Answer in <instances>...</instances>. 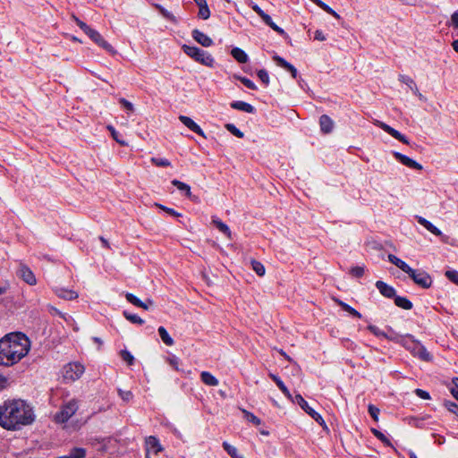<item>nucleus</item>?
Listing matches in <instances>:
<instances>
[{
	"instance_id": "obj_1",
	"label": "nucleus",
	"mask_w": 458,
	"mask_h": 458,
	"mask_svg": "<svg viewBox=\"0 0 458 458\" xmlns=\"http://www.w3.org/2000/svg\"><path fill=\"white\" fill-rule=\"evenodd\" d=\"M30 350L29 337L21 332L9 333L0 339V365L11 367L21 361Z\"/></svg>"
},
{
	"instance_id": "obj_2",
	"label": "nucleus",
	"mask_w": 458,
	"mask_h": 458,
	"mask_svg": "<svg viewBox=\"0 0 458 458\" xmlns=\"http://www.w3.org/2000/svg\"><path fill=\"white\" fill-rule=\"evenodd\" d=\"M34 421L32 409L21 400H7L0 405V426L15 430Z\"/></svg>"
},
{
	"instance_id": "obj_3",
	"label": "nucleus",
	"mask_w": 458,
	"mask_h": 458,
	"mask_svg": "<svg viewBox=\"0 0 458 458\" xmlns=\"http://www.w3.org/2000/svg\"><path fill=\"white\" fill-rule=\"evenodd\" d=\"M182 49L185 55L193 59L195 62L209 68H213L215 66V59L208 52L198 47L189 46L186 44L182 45Z\"/></svg>"
},
{
	"instance_id": "obj_4",
	"label": "nucleus",
	"mask_w": 458,
	"mask_h": 458,
	"mask_svg": "<svg viewBox=\"0 0 458 458\" xmlns=\"http://www.w3.org/2000/svg\"><path fill=\"white\" fill-rule=\"evenodd\" d=\"M76 24L83 30V32L89 37V38L94 41L98 46L102 47L103 49L112 52L113 47L104 39L101 34L96 30L90 28L87 23L81 21L80 19L74 17Z\"/></svg>"
},
{
	"instance_id": "obj_5",
	"label": "nucleus",
	"mask_w": 458,
	"mask_h": 458,
	"mask_svg": "<svg viewBox=\"0 0 458 458\" xmlns=\"http://www.w3.org/2000/svg\"><path fill=\"white\" fill-rule=\"evenodd\" d=\"M406 274L417 285L423 289H428L432 285L431 276L424 270L410 267Z\"/></svg>"
},
{
	"instance_id": "obj_6",
	"label": "nucleus",
	"mask_w": 458,
	"mask_h": 458,
	"mask_svg": "<svg viewBox=\"0 0 458 458\" xmlns=\"http://www.w3.org/2000/svg\"><path fill=\"white\" fill-rule=\"evenodd\" d=\"M79 406L76 400H70L68 403L64 404L60 411L55 415V421L56 423H64L70 420V418L75 414Z\"/></svg>"
},
{
	"instance_id": "obj_7",
	"label": "nucleus",
	"mask_w": 458,
	"mask_h": 458,
	"mask_svg": "<svg viewBox=\"0 0 458 458\" xmlns=\"http://www.w3.org/2000/svg\"><path fill=\"white\" fill-rule=\"evenodd\" d=\"M295 402L301 406V408L305 411L314 420H316L323 429L328 431V427L322 418V416L317 412L313 408H311L308 402L302 397L301 394H298L295 395Z\"/></svg>"
},
{
	"instance_id": "obj_8",
	"label": "nucleus",
	"mask_w": 458,
	"mask_h": 458,
	"mask_svg": "<svg viewBox=\"0 0 458 458\" xmlns=\"http://www.w3.org/2000/svg\"><path fill=\"white\" fill-rule=\"evenodd\" d=\"M251 9L261 18L263 22L270 27L274 31L277 32L279 35L283 36L284 38H288L287 33L277 26L273 21L272 18L266 13L257 4H251L250 5Z\"/></svg>"
},
{
	"instance_id": "obj_9",
	"label": "nucleus",
	"mask_w": 458,
	"mask_h": 458,
	"mask_svg": "<svg viewBox=\"0 0 458 458\" xmlns=\"http://www.w3.org/2000/svg\"><path fill=\"white\" fill-rule=\"evenodd\" d=\"M85 368L79 362H70L64 368V377L65 379L75 381L84 373Z\"/></svg>"
},
{
	"instance_id": "obj_10",
	"label": "nucleus",
	"mask_w": 458,
	"mask_h": 458,
	"mask_svg": "<svg viewBox=\"0 0 458 458\" xmlns=\"http://www.w3.org/2000/svg\"><path fill=\"white\" fill-rule=\"evenodd\" d=\"M376 124L379 128H381L383 131L387 132L389 135H391L393 138H394L395 140H397L406 145L410 144V141L405 135L402 134L399 131L395 130L394 128L391 127L390 125H388L383 122H380V121H377Z\"/></svg>"
},
{
	"instance_id": "obj_11",
	"label": "nucleus",
	"mask_w": 458,
	"mask_h": 458,
	"mask_svg": "<svg viewBox=\"0 0 458 458\" xmlns=\"http://www.w3.org/2000/svg\"><path fill=\"white\" fill-rule=\"evenodd\" d=\"M412 344V354L423 361L432 360V355L427 351L424 345L418 341H410Z\"/></svg>"
},
{
	"instance_id": "obj_12",
	"label": "nucleus",
	"mask_w": 458,
	"mask_h": 458,
	"mask_svg": "<svg viewBox=\"0 0 458 458\" xmlns=\"http://www.w3.org/2000/svg\"><path fill=\"white\" fill-rule=\"evenodd\" d=\"M17 276L30 285H35L37 279L32 270L25 264H21Z\"/></svg>"
},
{
	"instance_id": "obj_13",
	"label": "nucleus",
	"mask_w": 458,
	"mask_h": 458,
	"mask_svg": "<svg viewBox=\"0 0 458 458\" xmlns=\"http://www.w3.org/2000/svg\"><path fill=\"white\" fill-rule=\"evenodd\" d=\"M393 156L402 165H403L409 168L415 169V170H422V168H423V166L420 163H418L417 161L411 159V157H409L400 152L393 151Z\"/></svg>"
},
{
	"instance_id": "obj_14",
	"label": "nucleus",
	"mask_w": 458,
	"mask_h": 458,
	"mask_svg": "<svg viewBox=\"0 0 458 458\" xmlns=\"http://www.w3.org/2000/svg\"><path fill=\"white\" fill-rule=\"evenodd\" d=\"M146 445V458H149L148 454L150 452L157 454L158 453L163 451V447L159 442V439L157 437L149 436L145 440Z\"/></svg>"
},
{
	"instance_id": "obj_15",
	"label": "nucleus",
	"mask_w": 458,
	"mask_h": 458,
	"mask_svg": "<svg viewBox=\"0 0 458 458\" xmlns=\"http://www.w3.org/2000/svg\"><path fill=\"white\" fill-rule=\"evenodd\" d=\"M191 37L195 41H197L199 45H201L204 47H209L214 44L213 39L209 36H208L207 34H205L198 29H194L191 31Z\"/></svg>"
},
{
	"instance_id": "obj_16",
	"label": "nucleus",
	"mask_w": 458,
	"mask_h": 458,
	"mask_svg": "<svg viewBox=\"0 0 458 458\" xmlns=\"http://www.w3.org/2000/svg\"><path fill=\"white\" fill-rule=\"evenodd\" d=\"M179 120L182 124H184L191 131L197 133L198 135H199L203 138H206V134H205L204 131L191 117H188L186 115H180Z\"/></svg>"
},
{
	"instance_id": "obj_17",
	"label": "nucleus",
	"mask_w": 458,
	"mask_h": 458,
	"mask_svg": "<svg viewBox=\"0 0 458 458\" xmlns=\"http://www.w3.org/2000/svg\"><path fill=\"white\" fill-rule=\"evenodd\" d=\"M375 285L384 297L394 299L396 296L395 289L384 281L378 280L376 282Z\"/></svg>"
},
{
	"instance_id": "obj_18",
	"label": "nucleus",
	"mask_w": 458,
	"mask_h": 458,
	"mask_svg": "<svg viewBox=\"0 0 458 458\" xmlns=\"http://www.w3.org/2000/svg\"><path fill=\"white\" fill-rule=\"evenodd\" d=\"M273 60L276 63V64L278 66L288 71L293 79L297 78V75H298L297 69L292 64L287 62L284 58L276 55L273 56Z\"/></svg>"
},
{
	"instance_id": "obj_19",
	"label": "nucleus",
	"mask_w": 458,
	"mask_h": 458,
	"mask_svg": "<svg viewBox=\"0 0 458 458\" xmlns=\"http://www.w3.org/2000/svg\"><path fill=\"white\" fill-rule=\"evenodd\" d=\"M230 106L233 109L242 111V112H245L248 114H255L256 113V108L252 105H250L247 102H244V101H241V100L233 101L230 104Z\"/></svg>"
},
{
	"instance_id": "obj_20",
	"label": "nucleus",
	"mask_w": 458,
	"mask_h": 458,
	"mask_svg": "<svg viewBox=\"0 0 458 458\" xmlns=\"http://www.w3.org/2000/svg\"><path fill=\"white\" fill-rule=\"evenodd\" d=\"M319 125L321 131L328 134L333 131L334 121L327 114H322L319 117Z\"/></svg>"
},
{
	"instance_id": "obj_21",
	"label": "nucleus",
	"mask_w": 458,
	"mask_h": 458,
	"mask_svg": "<svg viewBox=\"0 0 458 458\" xmlns=\"http://www.w3.org/2000/svg\"><path fill=\"white\" fill-rule=\"evenodd\" d=\"M199 7L198 16L200 19L208 20L210 17V10L206 0H194Z\"/></svg>"
},
{
	"instance_id": "obj_22",
	"label": "nucleus",
	"mask_w": 458,
	"mask_h": 458,
	"mask_svg": "<svg viewBox=\"0 0 458 458\" xmlns=\"http://www.w3.org/2000/svg\"><path fill=\"white\" fill-rule=\"evenodd\" d=\"M418 223L436 236H440L442 234V232L437 226L422 216H418Z\"/></svg>"
},
{
	"instance_id": "obj_23",
	"label": "nucleus",
	"mask_w": 458,
	"mask_h": 458,
	"mask_svg": "<svg viewBox=\"0 0 458 458\" xmlns=\"http://www.w3.org/2000/svg\"><path fill=\"white\" fill-rule=\"evenodd\" d=\"M231 55L240 64H246L249 60L248 55L240 47H233L231 50Z\"/></svg>"
},
{
	"instance_id": "obj_24",
	"label": "nucleus",
	"mask_w": 458,
	"mask_h": 458,
	"mask_svg": "<svg viewBox=\"0 0 458 458\" xmlns=\"http://www.w3.org/2000/svg\"><path fill=\"white\" fill-rule=\"evenodd\" d=\"M388 260L392 264L395 265L398 268H400L404 273H407L408 270H410V266L403 261V259H399L394 254H388Z\"/></svg>"
},
{
	"instance_id": "obj_25",
	"label": "nucleus",
	"mask_w": 458,
	"mask_h": 458,
	"mask_svg": "<svg viewBox=\"0 0 458 458\" xmlns=\"http://www.w3.org/2000/svg\"><path fill=\"white\" fill-rule=\"evenodd\" d=\"M394 304L397 307L403 309L405 310H410L413 308L412 302L407 297L396 295L394 298Z\"/></svg>"
},
{
	"instance_id": "obj_26",
	"label": "nucleus",
	"mask_w": 458,
	"mask_h": 458,
	"mask_svg": "<svg viewBox=\"0 0 458 458\" xmlns=\"http://www.w3.org/2000/svg\"><path fill=\"white\" fill-rule=\"evenodd\" d=\"M200 379L205 385L209 386H216L219 384L218 379L208 371H202L200 374Z\"/></svg>"
},
{
	"instance_id": "obj_27",
	"label": "nucleus",
	"mask_w": 458,
	"mask_h": 458,
	"mask_svg": "<svg viewBox=\"0 0 458 458\" xmlns=\"http://www.w3.org/2000/svg\"><path fill=\"white\" fill-rule=\"evenodd\" d=\"M55 294L64 300H74L78 298V293L72 290L65 288H58L55 291Z\"/></svg>"
},
{
	"instance_id": "obj_28",
	"label": "nucleus",
	"mask_w": 458,
	"mask_h": 458,
	"mask_svg": "<svg viewBox=\"0 0 458 458\" xmlns=\"http://www.w3.org/2000/svg\"><path fill=\"white\" fill-rule=\"evenodd\" d=\"M172 184L175 186L180 191L183 192L186 197H191V186L189 184L177 179L173 180Z\"/></svg>"
},
{
	"instance_id": "obj_29",
	"label": "nucleus",
	"mask_w": 458,
	"mask_h": 458,
	"mask_svg": "<svg viewBox=\"0 0 458 458\" xmlns=\"http://www.w3.org/2000/svg\"><path fill=\"white\" fill-rule=\"evenodd\" d=\"M223 448L225 451L232 457V458H244L242 454H241L238 451V449L230 445L228 442L225 441L223 442Z\"/></svg>"
},
{
	"instance_id": "obj_30",
	"label": "nucleus",
	"mask_w": 458,
	"mask_h": 458,
	"mask_svg": "<svg viewBox=\"0 0 458 458\" xmlns=\"http://www.w3.org/2000/svg\"><path fill=\"white\" fill-rule=\"evenodd\" d=\"M398 80L401 82L406 84L413 91L414 94L418 93V87L412 78L408 75L400 74Z\"/></svg>"
},
{
	"instance_id": "obj_31",
	"label": "nucleus",
	"mask_w": 458,
	"mask_h": 458,
	"mask_svg": "<svg viewBox=\"0 0 458 458\" xmlns=\"http://www.w3.org/2000/svg\"><path fill=\"white\" fill-rule=\"evenodd\" d=\"M157 331L160 338L162 339L165 344H166L167 346L174 345V339L170 336L167 330L164 327H159Z\"/></svg>"
},
{
	"instance_id": "obj_32",
	"label": "nucleus",
	"mask_w": 458,
	"mask_h": 458,
	"mask_svg": "<svg viewBox=\"0 0 458 458\" xmlns=\"http://www.w3.org/2000/svg\"><path fill=\"white\" fill-rule=\"evenodd\" d=\"M154 6L156 9H157L159 11V13L162 14V16L164 18H165L166 20H168L174 23L177 22L175 16L172 13H170L169 11L165 9L161 4H155Z\"/></svg>"
},
{
	"instance_id": "obj_33",
	"label": "nucleus",
	"mask_w": 458,
	"mask_h": 458,
	"mask_svg": "<svg viewBox=\"0 0 458 458\" xmlns=\"http://www.w3.org/2000/svg\"><path fill=\"white\" fill-rule=\"evenodd\" d=\"M212 222L220 232H222L223 233H225L228 236L231 234L229 226L226 224H225L224 222H222L220 219H218L216 217H213Z\"/></svg>"
},
{
	"instance_id": "obj_34",
	"label": "nucleus",
	"mask_w": 458,
	"mask_h": 458,
	"mask_svg": "<svg viewBox=\"0 0 458 458\" xmlns=\"http://www.w3.org/2000/svg\"><path fill=\"white\" fill-rule=\"evenodd\" d=\"M371 432L385 445L394 448L391 441L381 431L377 428H371Z\"/></svg>"
},
{
	"instance_id": "obj_35",
	"label": "nucleus",
	"mask_w": 458,
	"mask_h": 458,
	"mask_svg": "<svg viewBox=\"0 0 458 458\" xmlns=\"http://www.w3.org/2000/svg\"><path fill=\"white\" fill-rule=\"evenodd\" d=\"M123 315L131 323L138 324V325L144 324V320L140 317H139L137 314H132L127 310H124L123 312Z\"/></svg>"
},
{
	"instance_id": "obj_36",
	"label": "nucleus",
	"mask_w": 458,
	"mask_h": 458,
	"mask_svg": "<svg viewBox=\"0 0 458 458\" xmlns=\"http://www.w3.org/2000/svg\"><path fill=\"white\" fill-rule=\"evenodd\" d=\"M251 267L258 276H262L265 275L266 269L261 262L253 259L251 261Z\"/></svg>"
},
{
	"instance_id": "obj_37",
	"label": "nucleus",
	"mask_w": 458,
	"mask_h": 458,
	"mask_svg": "<svg viewBox=\"0 0 458 458\" xmlns=\"http://www.w3.org/2000/svg\"><path fill=\"white\" fill-rule=\"evenodd\" d=\"M225 127L229 132H231L235 137L240 138V139L244 137V133L239 128H237L233 123H226Z\"/></svg>"
},
{
	"instance_id": "obj_38",
	"label": "nucleus",
	"mask_w": 458,
	"mask_h": 458,
	"mask_svg": "<svg viewBox=\"0 0 458 458\" xmlns=\"http://www.w3.org/2000/svg\"><path fill=\"white\" fill-rule=\"evenodd\" d=\"M318 6L320 7L323 11H325L328 14L335 17V19H337V20L341 19V16L335 10H333L328 4L324 3L323 1H320L319 4H318Z\"/></svg>"
},
{
	"instance_id": "obj_39",
	"label": "nucleus",
	"mask_w": 458,
	"mask_h": 458,
	"mask_svg": "<svg viewBox=\"0 0 458 458\" xmlns=\"http://www.w3.org/2000/svg\"><path fill=\"white\" fill-rule=\"evenodd\" d=\"M243 413H244V418L248 421H250L257 426L261 424V420L259 418H258L256 415H254L252 412L243 410Z\"/></svg>"
},
{
	"instance_id": "obj_40",
	"label": "nucleus",
	"mask_w": 458,
	"mask_h": 458,
	"mask_svg": "<svg viewBox=\"0 0 458 458\" xmlns=\"http://www.w3.org/2000/svg\"><path fill=\"white\" fill-rule=\"evenodd\" d=\"M364 272H365L364 266H355L350 269V274L356 278L362 277L364 275Z\"/></svg>"
},
{
	"instance_id": "obj_41",
	"label": "nucleus",
	"mask_w": 458,
	"mask_h": 458,
	"mask_svg": "<svg viewBox=\"0 0 458 458\" xmlns=\"http://www.w3.org/2000/svg\"><path fill=\"white\" fill-rule=\"evenodd\" d=\"M257 76L259 77V79L262 81V83L265 86H268L270 80H269V75H268V72L267 70H265V69L259 70L257 72Z\"/></svg>"
},
{
	"instance_id": "obj_42",
	"label": "nucleus",
	"mask_w": 458,
	"mask_h": 458,
	"mask_svg": "<svg viewBox=\"0 0 458 458\" xmlns=\"http://www.w3.org/2000/svg\"><path fill=\"white\" fill-rule=\"evenodd\" d=\"M151 163L159 167H167L171 165V162L166 158L152 157Z\"/></svg>"
},
{
	"instance_id": "obj_43",
	"label": "nucleus",
	"mask_w": 458,
	"mask_h": 458,
	"mask_svg": "<svg viewBox=\"0 0 458 458\" xmlns=\"http://www.w3.org/2000/svg\"><path fill=\"white\" fill-rule=\"evenodd\" d=\"M368 411L371 418L377 422L378 421V415L380 413V410L376 407L374 404L369 403L368 406Z\"/></svg>"
},
{
	"instance_id": "obj_44",
	"label": "nucleus",
	"mask_w": 458,
	"mask_h": 458,
	"mask_svg": "<svg viewBox=\"0 0 458 458\" xmlns=\"http://www.w3.org/2000/svg\"><path fill=\"white\" fill-rule=\"evenodd\" d=\"M237 79L248 89L256 90L257 86L255 83L247 77L238 76Z\"/></svg>"
},
{
	"instance_id": "obj_45",
	"label": "nucleus",
	"mask_w": 458,
	"mask_h": 458,
	"mask_svg": "<svg viewBox=\"0 0 458 458\" xmlns=\"http://www.w3.org/2000/svg\"><path fill=\"white\" fill-rule=\"evenodd\" d=\"M125 299L128 302L139 308L141 305V301L136 295L131 293L125 294Z\"/></svg>"
},
{
	"instance_id": "obj_46",
	"label": "nucleus",
	"mask_w": 458,
	"mask_h": 458,
	"mask_svg": "<svg viewBox=\"0 0 458 458\" xmlns=\"http://www.w3.org/2000/svg\"><path fill=\"white\" fill-rule=\"evenodd\" d=\"M445 407L458 418V404L452 401H445Z\"/></svg>"
},
{
	"instance_id": "obj_47",
	"label": "nucleus",
	"mask_w": 458,
	"mask_h": 458,
	"mask_svg": "<svg viewBox=\"0 0 458 458\" xmlns=\"http://www.w3.org/2000/svg\"><path fill=\"white\" fill-rule=\"evenodd\" d=\"M156 206L158 207L160 209L164 210L165 212H166L167 214H169L172 216H174V217L182 216V214H180L179 212H177L174 208H168V207H165L164 205L157 204V203L156 204Z\"/></svg>"
},
{
	"instance_id": "obj_48",
	"label": "nucleus",
	"mask_w": 458,
	"mask_h": 458,
	"mask_svg": "<svg viewBox=\"0 0 458 458\" xmlns=\"http://www.w3.org/2000/svg\"><path fill=\"white\" fill-rule=\"evenodd\" d=\"M445 276L454 284L458 285V271L446 270Z\"/></svg>"
},
{
	"instance_id": "obj_49",
	"label": "nucleus",
	"mask_w": 458,
	"mask_h": 458,
	"mask_svg": "<svg viewBox=\"0 0 458 458\" xmlns=\"http://www.w3.org/2000/svg\"><path fill=\"white\" fill-rule=\"evenodd\" d=\"M122 359L126 361L129 365H132L134 361L133 355L127 350L121 351Z\"/></svg>"
},
{
	"instance_id": "obj_50",
	"label": "nucleus",
	"mask_w": 458,
	"mask_h": 458,
	"mask_svg": "<svg viewBox=\"0 0 458 458\" xmlns=\"http://www.w3.org/2000/svg\"><path fill=\"white\" fill-rule=\"evenodd\" d=\"M275 383L284 395L290 397V392L281 378H275Z\"/></svg>"
},
{
	"instance_id": "obj_51",
	"label": "nucleus",
	"mask_w": 458,
	"mask_h": 458,
	"mask_svg": "<svg viewBox=\"0 0 458 458\" xmlns=\"http://www.w3.org/2000/svg\"><path fill=\"white\" fill-rule=\"evenodd\" d=\"M167 361L170 364V366L173 367L174 369H175L176 371L180 370V369H179L180 360L178 357H176L175 355H172V356L168 357Z\"/></svg>"
},
{
	"instance_id": "obj_52",
	"label": "nucleus",
	"mask_w": 458,
	"mask_h": 458,
	"mask_svg": "<svg viewBox=\"0 0 458 458\" xmlns=\"http://www.w3.org/2000/svg\"><path fill=\"white\" fill-rule=\"evenodd\" d=\"M119 103L122 106V107L129 112H132L134 110L133 105L128 101L127 99L121 98L119 99Z\"/></svg>"
},
{
	"instance_id": "obj_53",
	"label": "nucleus",
	"mask_w": 458,
	"mask_h": 458,
	"mask_svg": "<svg viewBox=\"0 0 458 458\" xmlns=\"http://www.w3.org/2000/svg\"><path fill=\"white\" fill-rule=\"evenodd\" d=\"M415 394L423 399V400H429L430 399V394L428 391L426 390H423V389H420V388H417L415 389L414 391Z\"/></svg>"
},
{
	"instance_id": "obj_54",
	"label": "nucleus",
	"mask_w": 458,
	"mask_h": 458,
	"mask_svg": "<svg viewBox=\"0 0 458 458\" xmlns=\"http://www.w3.org/2000/svg\"><path fill=\"white\" fill-rule=\"evenodd\" d=\"M410 341H415V340L413 339L412 335H406V336L402 340V343H403V345L406 349L410 350V351L412 352V347H413V346H412V344H411V342H410Z\"/></svg>"
},
{
	"instance_id": "obj_55",
	"label": "nucleus",
	"mask_w": 458,
	"mask_h": 458,
	"mask_svg": "<svg viewBox=\"0 0 458 458\" xmlns=\"http://www.w3.org/2000/svg\"><path fill=\"white\" fill-rule=\"evenodd\" d=\"M119 396L125 402L131 400L133 394L131 391L118 390Z\"/></svg>"
},
{
	"instance_id": "obj_56",
	"label": "nucleus",
	"mask_w": 458,
	"mask_h": 458,
	"mask_svg": "<svg viewBox=\"0 0 458 458\" xmlns=\"http://www.w3.org/2000/svg\"><path fill=\"white\" fill-rule=\"evenodd\" d=\"M314 38L318 41H325L327 37L322 30H317L314 33Z\"/></svg>"
},
{
	"instance_id": "obj_57",
	"label": "nucleus",
	"mask_w": 458,
	"mask_h": 458,
	"mask_svg": "<svg viewBox=\"0 0 458 458\" xmlns=\"http://www.w3.org/2000/svg\"><path fill=\"white\" fill-rule=\"evenodd\" d=\"M335 302L346 312H348V310L351 309L352 306H350L349 304H347L346 302L339 300V299H335Z\"/></svg>"
},
{
	"instance_id": "obj_58",
	"label": "nucleus",
	"mask_w": 458,
	"mask_h": 458,
	"mask_svg": "<svg viewBox=\"0 0 458 458\" xmlns=\"http://www.w3.org/2000/svg\"><path fill=\"white\" fill-rule=\"evenodd\" d=\"M451 21H452V25H453L455 29H458V11H455V12L451 15Z\"/></svg>"
},
{
	"instance_id": "obj_59",
	"label": "nucleus",
	"mask_w": 458,
	"mask_h": 458,
	"mask_svg": "<svg viewBox=\"0 0 458 458\" xmlns=\"http://www.w3.org/2000/svg\"><path fill=\"white\" fill-rule=\"evenodd\" d=\"M348 313L356 318H361L362 315L354 308L351 307V309L348 310Z\"/></svg>"
},
{
	"instance_id": "obj_60",
	"label": "nucleus",
	"mask_w": 458,
	"mask_h": 458,
	"mask_svg": "<svg viewBox=\"0 0 458 458\" xmlns=\"http://www.w3.org/2000/svg\"><path fill=\"white\" fill-rule=\"evenodd\" d=\"M154 304L153 301L150 299H148L146 301H141V305L139 306V308H141L143 310H148L149 306H152Z\"/></svg>"
},
{
	"instance_id": "obj_61",
	"label": "nucleus",
	"mask_w": 458,
	"mask_h": 458,
	"mask_svg": "<svg viewBox=\"0 0 458 458\" xmlns=\"http://www.w3.org/2000/svg\"><path fill=\"white\" fill-rule=\"evenodd\" d=\"M6 384L7 378L4 376L0 375V392L6 387Z\"/></svg>"
},
{
	"instance_id": "obj_62",
	"label": "nucleus",
	"mask_w": 458,
	"mask_h": 458,
	"mask_svg": "<svg viewBox=\"0 0 458 458\" xmlns=\"http://www.w3.org/2000/svg\"><path fill=\"white\" fill-rule=\"evenodd\" d=\"M109 130L111 131L112 132V136L113 138L117 141L119 142L121 145H124V142L123 141H121L118 138H117V132L115 131V130L112 127V126H109L108 127Z\"/></svg>"
},
{
	"instance_id": "obj_63",
	"label": "nucleus",
	"mask_w": 458,
	"mask_h": 458,
	"mask_svg": "<svg viewBox=\"0 0 458 458\" xmlns=\"http://www.w3.org/2000/svg\"><path fill=\"white\" fill-rule=\"evenodd\" d=\"M450 392L452 394V395L456 399L458 400V386L455 385L454 386L451 387L450 388Z\"/></svg>"
},
{
	"instance_id": "obj_64",
	"label": "nucleus",
	"mask_w": 458,
	"mask_h": 458,
	"mask_svg": "<svg viewBox=\"0 0 458 458\" xmlns=\"http://www.w3.org/2000/svg\"><path fill=\"white\" fill-rule=\"evenodd\" d=\"M454 51L458 52V39L454 40L452 44Z\"/></svg>"
}]
</instances>
